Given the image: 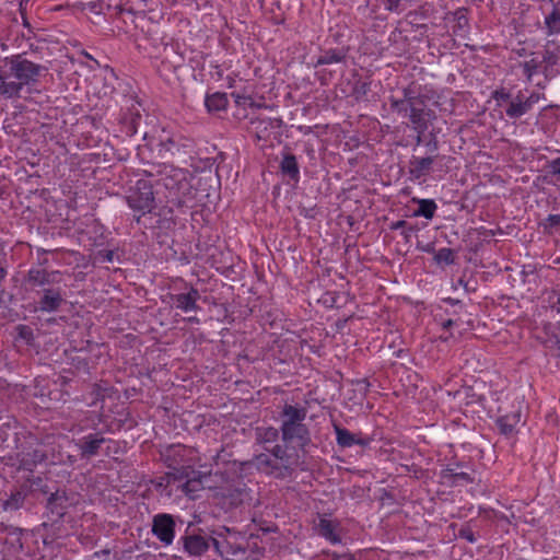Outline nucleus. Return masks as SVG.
I'll list each match as a JSON object with an SVG mask.
<instances>
[{
  "instance_id": "f257e3e1",
  "label": "nucleus",
  "mask_w": 560,
  "mask_h": 560,
  "mask_svg": "<svg viewBox=\"0 0 560 560\" xmlns=\"http://www.w3.org/2000/svg\"><path fill=\"white\" fill-rule=\"evenodd\" d=\"M7 71H0V95L5 98L20 97L24 86L34 85L46 71L42 65L35 63L22 55L4 59Z\"/></svg>"
},
{
  "instance_id": "f03ea898",
  "label": "nucleus",
  "mask_w": 560,
  "mask_h": 560,
  "mask_svg": "<svg viewBox=\"0 0 560 560\" xmlns=\"http://www.w3.org/2000/svg\"><path fill=\"white\" fill-rule=\"evenodd\" d=\"M27 282L38 295L36 310L42 313L59 312L66 304L67 292L61 287L62 277L58 270L33 268L27 272Z\"/></svg>"
},
{
  "instance_id": "7ed1b4c3",
  "label": "nucleus",
  "mask_w": 560,
  "mask_h": 560,
  "mask_svg": "<svg viewBox=\"0 0 560 560\" xmlns=\"http://www.w3.org/2000/svg\"><path fill=\"white\" fill-rule=\"evenodd\" d=\"M401 93V98H389L390 108L400 117L408 118L417 133H424L436 118L434 110L428 107L425 97L411 85L404 88Z\"/></svg>"
},
{
  "instance_id": "20e7f679",
  "label": "nucleus",
  "mask_w": 560,
  "mask_h": 560,
  "mask_svg": "<svg viewBox=\"0 0 560 560\" xmlns=\"http://www.w3.org/2000/svg\"><path fill=\"white\" fill-rule=\"evenodd\" d=\"M12 466L18 471L33 474L38 465H61L65 463L62 455L54 445L31 439L22 444L14 457H11Z\"/></svg>"
},
{
  "instance_id": "39448f33",
  "label": "nucleus",
  "mask_w": 560,
  "mask_h": 560,
  "mask_svg": "<svg viewBox=\"0 0 560 560\" xmlns=\"http://www.w3.org/2000/svg\"><path fill=\"white\" fill-rule=\"evenodd\" d=\"M126 201L133 210L135 219L139 223L144 214L152 212L155 208V198L151 182L138 179L135 186L129 189Z\"/></svg>"
},
{
  "instance_id": "423d86ee",
  "label": "nucleus",
  "mask_w": 560,
  "mask_h": 560,
  "mask_svg": "<svg viewBox=\"0 0 560 560\" xmlns=\"http://www.w3.org/2000/svg\"><path fill=\"white\" fill-rule=\"evenodd\" d=\"M194 451L185 445L176 444L170 445L162 453V457L170 468V471L166 474V478L168 482H172V479L180 474L192 472L195 459H194Z\"/></svg>"
},
{
  "instance_id": "0eeeda50",
  "label": "nucleus",
  "mask_w": 560,
  "mask_h": 560,
  "mask_svg": "<svg viewBox=\"0 0 560 560\" xmlns=\"http://www.w3.org/2000/svg\"><path fill=\"white\" fill-rule=\"evenodd\" d=\"M269 451L268 447H265ZM270 454L273 459H277L278 465L273 467L272 476L275 478L284 479L292 475L294 468L298 466L299 456L296 454H290L288 448L282 445H275L270 450Z\"/></svg>"
},
{
  "instance_id": "6e6552de",
  "label": "nucleus",
  "mask_w": 560,
  "mask_h": 560,
  "mask_svg": "<svg viewBox=\"0 0 560 560\" xmlns=\"http://www.w3.org/2000/svg\"><path fill=\"white\" fill-rule=\"evenodd\" d=\"M175 518L167 513L153 516L152 534L165 546L172 545L175 538Z\"/></svg>"
},
{
  "instance_id": "1a4fd4ad",
  "label": "nucleus",
  "mask_w": 560,
  "mask_h": 560,
  "mask_svg": "<svg viewBox=\"0 0 560 560\" xmlns=\"http://www.w3.org/2000/svg\"><path fill=\"white\" fill-rule=\"evenodd\" d=\"M211 534L221 538L226 555L237 556L246 552V547L240 542V540L244 538L242 533L226 526H220L213 529Z\"/></svg>"
},
{
  "instance_id": "9d476101",
  "label": "nucleus",
  "mask_w": 560,
  "mask_h": 560,
  "mask_svg": "<svg viewBox=\"0 0 560 560\" xmlns=\"http://www.w3.org/2000/svg\"><path fill=\"white\" fill-rule=\"evenodd\" d=\"M280 431L282 441L287 444L295 443L304 450L311 443V433L304 422L281 425Z\"/></svg>"
},
{
  "instance_id": "9b49d317",
  "label": "nucleus",
  "mask_w": 560,
  "mask_h": 560,
  "mask_svg": "<svg viewBox=\"0 0 560 560\" xmlns=\"http://www.w3.org/2000/svg\"><path fill=\"white\" fill-rule=\"evenodd\" d=\"M107 440L101 432L90 433L81 439H79L75 443L78 450L80 451V455L82 458H92L98 455L102 445Z\"/></svg>"
},
{
  "instance_id": "f8f14e48",
  "label": "nucleus",
  "mask_w": 560,
  "mask_h": 560,
  "mask_svg": "<svg viewBox=\"0 0 560 560\" xmlns=\"http://www.w3.org/2000/svg\"><path fill=\"white\" fill-rule=\"evenodd\" d=\"M199 299H200V293L194 287H190L189 290L185 293H177V294L170 295V300H171L172 304L176 308H178L185 313L199 311L200 306L197 304Z\"/></svg>"
},
{
  "instance_id": "ddd939ff",
  "label": "nucleus",
  "mask_w": 560,
  "mask_h": 560,
  "mask_svg": "<svg viewBox=\"0 0 560 560\" xmlns=\"http://www.w3.org/2000/svg\"><path fill=\"white\" fill-rule=\"evenodd\" d=\"M439 155L430 156H412L409 161V175L412 180H420L424 178L433 170V164L439 159Z\"/></svg>"
},
{
  "instance_id": "4468645a",
  "label": "nucleus",
  "mask_w": 560,
  "mask_h": 560,
  "mask_svg": "<svg viewBox=\"0 0 560 560\" xmlns=\"http://www.w3.org/2000/svg\"><path fill=\"white\" fill-rule=\"evenodd\" d=\"M185 552L192 557L205 555L210 547V540L199 534H186L180 537Z\"/></svg>"
},
{
  "instance_id": "2eb2a0df",
  "label": "nucleus",
  "mask_w": 560,
  "mask_h": 560,
  "mask_svg": "<svg viewBox=\"0 0 560 560\" xmlns=\"http://www.w3.org/2000/svg\"><path fill=\"white\" fill-rule=\"evenodd\" d=\"M205 477L206 475L192 468L191 474L185 471V474L174 477L172 482L184 481L180 486L182 490L190 498H194V493L202 489V478Z\"/></svg>"
},
{
  "instance_id": "dca6fc26",
  "label": "nucleus",
  "mask_w": 560,
  "mask_h": 560,
  "mask_svg": "<svg viewBox=\"0 0 560 560\" xmlns=\"http://www.w3.org/2000/svg\"><path fill=\"white\" fill-rule=\"evenodd\" d=\"M334 430L336 433V442L342 448L351 447L353 445L365 447L370 443V439L363 438L361 434L351 433L338 423H334Z\"/></svg>"
},
{
  "instance_id": "f3484780",
  "label": "nucleus",
  "mask_w": 560,
  "mask_h": 560,
  "mask_svg": "<svg viewBox=\"0 0 560 560\" xmlns=\"http://www.w3.org/2000/svg\"><path fill=\"white\" fill-rule=\"evenodd\" d=\"M69 506V498L65 490H56L47 499L46 509L57 520L61 518Z\"/></svg>"
},
{
  "instance_id": "a211bd4d",
  "label": "nucleus",
  "mask_w": 560,
  "mask_h": 560,
  "mask_svg": "<svg viewBox=\"0 0 560 560\" xmlns=\"http://www.w3.org/2000/svg\"><path fill=\"white\" fill-rule=\"evenodd\" d=\"M530 112L528 104L525 101V94L523 91H518L515 96L505 106V114L510 119H518L525 114Z\"/></svg>"
},
{
  "instance_id": "6ab92c4d",
  "label": "nucleus",
  "mask_w": 560,
  "mask_h": 560,
  "mask_svg": "<svg viewBox=\"0 0 560 560\" xmlns=\"http://www.w3.org/2000/svg\"><path fill=\"white\" fill-rule=\"evenodd\" d=\"M307 410L304 407L285 404L281 411V425L304 422Z\"/></svg>"
},
{
  "instance_id": "aec40b11",
  "label": "nucleus",
  "mask_w": 560,
  "mask_h": 560,
  "mask_svg": "<svg viewBox=\"0 0 560 560\" xmlns=\"http://www.w3.org/2000/svg\"><path fill=\"white\" fill-rule=\"evenodd\" d=\"M521 421V413L520 412H511L508 415H504L497 420V425L499 428V431L501 434L505 436H511L514 434L516 425Z\"/></svg>"
},
{
  "instance_id": "412c9836",
  "label": "nucleus",
  "mask_w": 560,
  "mask_h": 560,
  "mask_svg": "<svg viewBox=\"0 0 560 560\" xmlns=\"http://www.w3.org/2000/svg\"><path fill=\"white\" fill-rule=\"evenodd\" d=\"M259 138H265L269 129H278L282 125L280 118L257 117L250 120Z\"/></svg>"
},
{
  "instance_id": "4be33fe9",
  "label": "nucleus",
  "mask_w": 560,
  "mask_h": 560,
  "mask_svg": "<svg viewBox=\"0 0 560 560\" xmlns=\"http://www.w3.org/2000/svg\"><path fill=\"white\" fill-rule=\"evenodd\" d=\"M280 170L284 175L289 176L291 179L295 182L299 180L300 168L295 155L291 153L283 154V158L280 162Z\"/></svg>"
},
{
  "instance_id": "5701e85b",
  "label": "nucleus",
  "mask_w": 560,
  "mask_h": 560,
  "mask_svg": "<svg viewBox=\"0 0 560 560\" xmlns=\"http://www.w3.org/2000/svg\"><path fill=\"white\" fill-rule=\"evenodd\" d=\"M347 51L343 49H328L325 50L316 60L315 67L339 63L346 60Z\"/></svg>"
},
{
  "instance_id": "b1692460",
  "label": "nucleus",
  "mask_w": 560,
  "mask_h": 560,
  "mask_svg": "<svg viewBox=\"0 0 560 560\" xmlns=\"http://www.w3.org/2000/svg\"><path fill=\"white\" fill-rule=\"evenodd\" d=\"M223 498L225 500H228V502L231 506L236 508V506L243 504L250 497H249V492L246 489V487L243 486V487L229 488L226 490V492L223 494Z\"/></svg>"
},
{
  "instance_id": "393cba45",
  "label": "nucleus",
  "mask_w": 560,
  "mask_h": 560,
  "mask_svg": "<svg viewBox=\"0 0 560 560\" xmlns=\"http://www.w3.org/2000/svg\"><path fill=\"white\" fill-rule=\"evenodd\" d=\"M229 104L225 93L215 92L208 94L205 100V105L210 113L224 110Z\"/></svg>"
},
{
  "instance_id": "a878e982",
  "label": "nucleus",
  "mask_w": 560,
  "mask_h": 560,
  "mask_svg": "<svg viewBox=\"0 0 560 560\" xmlns=\"http://www.w3.org/2000/svg\"><path fill=\"white\" fill-rule=\"evenodd\" d=\"M412 201L419 206L418 209L415 210L413 217H423L428 220L434 217L438 206L433 199L412 198Z\"/></svg>"
},
{
  "instance_id": "bb28decb",
  "label": "nucleus",
  "mask_w": 560,
  "mask_h": 560,
  "mask_svg": "<svg viewBox=\"0 0 560 560\" xmlns=\"http://www.w3.org/2000/svg\"><path fill=\"white\" fill-rule=\"evenodd\" d=\"M319 535L327 539L332 545L341 541L340 537L336 534V525L326 518H320L318 523Z\"/></svg>"
},
{
  "instance_id": "cd10ccee",
  "label": "nucleus",
  "mask_w": 560,
  "mask_h": 560,
  "mask_svg": "<svg viewBox=\"0 0 560 560\" xmlns=\"http://www.w3.org/2000/svg\"><path fill=\"white\" fill-rule=\"evenodd\" d=\"M178 189L183 190V194L178 197H170V202L178 209L190 208L191 205H189V202L192 198L190 197V187L188 183L186 180H180L178 183Z\"/></svg>"
},
{
  "instance_id": "c85d7f7f",
  "label": "nucleus",
  "mask_w": 560,
  "mask_h": 560,
  "mask_svg": "<svg viewBox=\"0 0 560 560\" xmlns=\"http://www.w3.org/2000/svg\"><path fill=\"white\" fill-rule=\"evenodd\" d=\"M455 25L453 26V34L455 36L465 37L469 30V21L466 16V10L459 9L454 13Z\"/></svg>"
},
{
  "instance_id": "c756f323",
  "label": "nucleus",
  "mask_w": 560,
  "mask_h": 560,
  "mask_svg": "<svg viewBox=\"0 0 560 560\" xmlns=\"http://www.w3.org/2000/svg\"><path fill=\"white\" fill-rule=\"evenodd\" d=\"M25 499L26 492L23 489L13 491L10 497L2 502V508L5 511H16L23 506Z\"/></svg>"
},
{
  "instance_id": "7c9ffc66",
  "label": "nucleus",
  "mask_w": 560,
  "mask_h": 560,
  "mask_svg": "<svg viewBox=\"0 0 560 560\" xmlns=\"http://www.w3.org/2000/svg\"><path fill=\"white\" fill-rule=\"evenodd\" d=\"M254 464L258 470L272 476L273 467L278 465L277 459H273L271 454L261 453L254 458Z\"/></svg>"
},
{
  "instance_id": "2f4dec72",
  "label": "nucleus",
  "mask_w": 560,
  "mask_h": 560,
  "mask_svg": "<svg viewBox=\"0 0 560 560\" xmlns=\"http://www.w3.org/2000/svg\"><path fill=\"white\" fill-rule=\"evenodd\" d=\"M545 26L549 36L560 33V9L553 7L551 12L545 18Z\"/></svg>"
},
{
  "instance_id": "473e14b6",
  "label": "nucleus",
  "mask_w": 560,
  "mask_h": 560,
  "mask_svg": "<svg viewBox=\"0 0 560 560\" xmlns=\"http://www.w3.org/2000/svg\"><path fill=\"white\" fill-rule=\"evenodd\" d=\"M279 438V430L273 427L257 428L256 441L260 444L275 443Z\"/></svg>"
},
{
  "instance_id": "72a5a7b5",
  "label": "nucleus",
  "mask_w": 560,
  "mask_h": 560,
  "mask_svg": "<svg viewBox=\"0 0 560 560\" xmlns=\"http://www.w3.org/2000/svg\"><path fill=\"white\" fill-rule=\"evenodd\" d=\"M443 477L448 479L452 483L463 481L465 483H471L474 479L468 472L457 471L456 468L447 467L443 470Z\"/></svg>"
},
{
  "instance_id": "f704fd0d",
  "label": "nucleus",
  "mask_w": 560,
  "mask_h": 560,
  "mask_svg": "<svg viewBox=\"0 0 560 560\" xmlns=\"http://www.w3.org/2000/svg\"><path fill=\"white\" fill-rule=\"evenodd\" d=\"M27 488L28 491H40L43 493H48V487L44 482V479L40 476L31 475L26 478L25 483L23 486Z\"/></svg>"
},
{
  "instance_id": "c9c22d12",
  "label": "nucleus",
  "mask_w": 560,
  "mask_h": 560,
  "mask_svg": "<svg viewBox=\"0 0 560 560\" xmlns=\"http://www.w3.org/2000/svg\"><path fill=\"white\" fill-rule=\"evenodd\" d=\"M158 153L164 158L166 154H174V151L177 150L176 142L167 137L165 139H161L156 144Z\"/></svg>"
},
{
  "instance_id": "e433bc0d",
  "label": "nucleus",
  "mask_w": 560,
  "mask_h": 560,
  "mask_svg": "<svg viewBox=\"0 0 560 560\" xmlns=\"http://www.w3.org/2000/svg\"><path fill=\"white\" fill-rule=\"evenodd\" d=\"M434 260L438 264L452 265L455 261L454 250L448 247L440 248L434 255Z\"/></svg>"
},
{
  "instance_id": "4c0bfd02",
  "label": "nucleus",
  "mask_w": 560,
  "mask_h": 560,
  "mask_svg": "<svg viewBox=\"0 0 560 560\" xmlns=\"http://www.w3.org/2000/svg\"><path fill=\"white\" fill-rule=\"evenodd\" d=\"M540 66L541 61L537 60L536 58H532L530 60L522 63L523 73L527 81H532L533 75L538 72Z\"/></svg>"
},
{
  "instance_id": "58836bf2",
  "label": "nucleus",
  "mask_w": 560,
  "mask_h": 560,
  "mask_svg": "<svg viewBox=\"0 0 560 560\" xmlns=\"http://www.w3.org/2000/svg\"><path fill=\"white\" fill-rule=\"evenodd\" d=\"M110 5L112 2H109V0H94L90 1L86 8L95 14H102L105 13V11H110Z\"/></svg>"
},
{
  "instance_id": "ea45409f",
  "label": "nucleus",
  "mask_w": 560,
  "mask_h": 560,
  "mask_svg": "<svg viewBox=\"0 0 560 560\" xmlns=\"http://www.w3.org/2000/svg\"><path fill=\"white\" fill-rule=\"evenodd\" d=\"M492 98L497 102L499 106H502L503 103H509L513 96L505 89H499L492 92Z\"/></svg>"
},
{
  "instance_id": "a19ab883",
  "label": "nucleus",
  "mask_w": 560,
  "mask_h": 560,
  "mask_svg": "<svg viewBox=\"0 0 560 560\" xmlns=\"http://www.w3.org/2000/svg\"><path fill=\"white\" fill-rule=\"evenodd\" d=\"M370 92V83L365 81H357L353 86V95L357 98L365 96Z\"/></svg>"
},
{
  "instance_id": "79ce46f5",
  "label": "nucleus",
  "mask_w": 560,
  "mask_h": 560,
  "mask_svg": "<svg viewBox=\"0 0 560 560\" xmlns=\"http://www.w3.org/2000/svg\"><path fill=\"white\" fill-rule=\"evenodd\" d=\"M232 96L234 98L235 104L238 105V106H246V105H248V106H252V107L253 106L260 107V105L259 104H255L249 96L242 95L240 93H232Z\"/></svg>"
},
{
  "instance_id": "37998d69",
  "label": "nucleus",
  "mask_w": 560,
  "mask_h": 560,
  "mask_svg": "<svg viewBox=\"0 0 560 560\" xmlns=\"http://www.w3.org/2000/svg\"><path fill=\"white\" fill-rule=\"evenodd\" d=\"M546 168L549 175L556 176L558 179H560V158L548 162Z\"/></svg>"
},
{
  "instance_id": "c03bdc74",
  "label": "nucleus",
  "mask_w": 560,
  "mask_h": 560,
  "mask_svg": "<svg viewBox=\"0 0 560 560\" xmlns=\"http://www.w3.org/2000/svg\"><path fill=\"white\" fill-rule=\"evenodd\" d=\"M458 537L467 540L470 544H474L477 540L472 529L467 525L460 527L458 530Z\"/></svg>"
},
{
  "instance_id": "a18cd8bd",
  "label": "nucleus",
  "mask_w": 560,
  "mask_h": 560,
  "mask_svg": "<svg viewBox=\"0 0 560 560\" xmlns=\"http://www.w3.org/2000/svg\"><path fill=\"white\" fill-rule=\"evenodd\" d=\"M210 540V544H212L215 552L223 557L226 555V551H225V548L223 547V542L221 540V538H219L217 535H212L210 538H208Z\"/></svg>"
},
{
  "instance_id": "49530a36",
  "label": "nucleus",
  "mask_w": 560,
  "mask_h": 560,
  "mask_svg": "<svg viewBox=\"0 0 560 560\" xmlns=\"http://www.w3.org/2000/svg\"><path fill=\"white\" fill-rule=\"evenodd\" d=\"M16 330H18V335L21 339H24L27 342H30L33 339V330L28 326L19 325L16 327Z\"/></svg>"
},
{
  "instance_id": "de8ad7c7",
  "label": "nucleus",
  "mask_w": 560,
  "mask_h": 560,
  "mask_svg": "<svg viewBox=\"0 0 560 560\" xmlns=\"http://www.w3.org/2000/svg\"><path fill=\"white\" fill-rule=\"evenodd\" d=\"M109 2H112L110 10H114L116 13L131 12V9L126 8L128 0H109Z\"/></svg>"
},
{
  "instance_id": "09e8293b",
  "label": "nucleus",
  "mask_w": 560,
  "mask_h": 560,
  "mask_svg": "<svg viewBox=\"0 0 560 560\" xmlns=\"http://www.w3.org/2000/svg\"><path fill=\"white\" fill-rule=\"evenodd\" d=\"M558 59L559 58L556 52L547 49L544 51L541 63L545 62L548 66L553 67L558 63Z\"/></svg>"
},
{
  "instance_id": "8fccbe9b",
  "label": "nucleus",
  "mask_w": 560,
  "mask_h": 560,
  "mask_svg": "<svg viewBox=\"0 0 560 560\" xmlns=\"http://www.w3.org/2000/svg\"><path fill=\"white\" fill-rule=\"evenodd\" d=\"M542 95L537 92H532L528 96L525 95L526 104H528V108L532 110L533 106L537 104Z\"/></svg>"
},
{
  "instance_id": "3c124183",
  "label": "nucleus",
  "mask_w": 560,
  "mask_h": 560,
  "mask_svg": "<svg viewBox=\"0 0 560 560\" xmlns=\"http://www.w3.org/2000/svg\"><path fill=\"white\" fill-rule=\"evenodd\" d=\"M384 7L387 11L398 12L401 0H383Z\"/></svg>"
},
{
  "instance_id": "603ef678",
  "label": "nucleus",
  "mask_w": 560,
  "mask_h": 560,
  "mask_svg": "<svg viewBox=\"0 0 560 560\" xmlns=\"http://www.w3.org/2000/svg\"><path fill=\"white\" fill-rule=\"evenodd\" d=\"M560 224V214H549L546 219L545 226L553 228Z\"/></svg>"
},
{
  "instance_id": "864d4df0",
  "label": "nucleus",
  "mask_w": 560,
  "mask_h": 560,
  "mask_svg": "<svg viewBox=\"0 0 560 560\" xmlns=\"http://www.w3.org/2000/svg\"><path fill=\"white\" fill-rule=\"evenodd\" d=\"M427 147L430 152H436L439 149V141L436 137L432 136L431 139L428 141Z\"/></svg>"
},
{
  "instance_id": "5fc2aeb1",
  "label": "nucleus",
  "mask_w": 560,
  "mask_h": 560,
  "mask_svg": "<svg viewBox=\"0 0 560 560\" xmlns=\"http://www.w3.org/2000/svg\"><path fill=\"white\" fill-rule=\"evenodd\" d=\"M407 225V222L405 220H398L396 222H393L389 226L390 230L396 231L404 229Z\"/></svg>"
},
{
  "instance_id": "6e6d98bb",
  "label": "nucleus",
  "mask_w": 560,
  "mask_h": 560,
  "mask_svg": "<svg viewBox=\"0 0 560 560\" xmlns=\"http://www.w3.org/2000/svg\"><path fill=\"white\" fill-rule=\"evenodd\" d=\"M81 54H82L85 58H88V59L92 60V61L95 63V66H96V67H100V62H98L96 59H94V58H93V57H92L88 51L82 50V52H81Z\"/></svg>"
},
{
  "instance_id": "4d7b16f0",
  "label": "nucleus",
  "mask_w": 560,
  "mask_h": 560,
  "mask_svg": "<svg viewBox=\"0 0 560 560\" xmlns=\"http://www.w3.org/2000/svg\"><path fill=\"white\" fill-rule=\"evenodd\" d=\"M454 325V320L453 319H446L442 323V327L443 329H448L450 327H452Z\"/></svg>"
},
{
  "instance_id": "13d9d810",
  "label": "nucleus",
  "mask_w": 560,
  "mask_h": 560,
  "mask_svg": "<svg viewBox=\"0 0 560 560\" xmlns=\"http://www.w3.org/2000/svg\"><path fill=\"white\" fill-rule=\"evenodd\" d=\"M369 558L364 557L363 555L357 556H349L347 560H368Z\"/></svg>"
},
{
  "instance_id": "bf43d9fd",
  "label": "nucleus",
  "mask_w": 560,
  "mask_h": 560,
  "mask_svg": "<svg viewBox=\"0 0 560 560\" xmlns=\"http://www.w3.org/2000/svg\"><path fill=\"white\" fill-rule=\"evenodd\" d=\"M7 277V270L0 267V282Z\"/></svg>"
},
{
  "instance_id": "052dcab7",
  "label": "nucleus",
  "mask_w": 560,
  "mask_h": 560,
  "mask_svg": "<svg viewBox=\"0 0 560 560\" xmlns=\"http://www.w3.org/2000/svg\"><path fill=\"white\" fill-rule=\"evenodd\" d=\"M413 231L415 229L410 226L408 230L404 231L402 234L405 235V237H409L410 233H412Z\"/></svg>"
},
{
  "instance_id": "680f3d73",
  "label": "nucleus",
  "mask_w": 560,
  "mask_h": 560,
  "mask_svg": "<svg viewBox=\"0 0 560 560\" xmlns=\"http://www.w3.org/2000/svg\"><path fill=\"white\" fill-rule=\"evenodd\" d=\"M67 459L68 460L63 459L65 460L63 464H66V463L73 464L75 462V458L73 456H71V455H68Z\"/></svg>"
},
{
  "instance_id": "e2e57ef3",
  "label": "nucleus",
  "mask_w": 560,
  "mask_h": 560,
  "mask_svg": "<svg viewBox=\"0 0 560 560\" xmlns=\"http://www.w3.org/2000/svg\"><path fill=\"white\" fill-rule=\"evenodd\" d=\"M187 320H188L189 323H195V324H198V323H199V318H198V317H196V316L188 317V318H187Z\"/></svg>"
},
{
  "instance_id": "0e129e2a",
  "label": "nucleus",
  "mask_w": 560,
  "mask_h": 560,
  "mask_svg": "<svg viewBox=\"0 0 560 560\" xmlns=\"http://www.w3.org/2000/svg\"><path fill=\"white\" fill-rule=\"evenodd\" d=\"M445 302H447V303H450V304H452V305H455V304H458V303H459V301H458V300H454V299H451V298L446 299V300H445Z\"/></svg>"
},
{
  "instance_id": "69168bd1",
  "label": "nucleus",
  "mask_w": 560,
  "mask_h": 560,
  "mask_svg": "<svg viewBox=\"0 0 560 560\" xmlns=\"http://www.w3.org/2000/svg\"><path fill=\"white\" fill-rule=\"evenodd\" d=\"M177 58H178V60L175 61V63H176V67H179V66H182L184 58L180 55H178Z\"/></svg>"
},
{
  "instance_id": "338daca9",
  "label": "nucleus",
  "mask_w": 560,
  "mask_h": 560,
  "mask_svg": "<svg viewBox=\"0 0 560 560\" xmlns=\"http://www.w3.org/2000/svg\"><path fill=\"white\" fill-rule=\"evenodd\" d=\"M422 135H423V133H418V135H417V138H416V142H417V144H419V143H421V142H422Z\"/></svg>"
},
{
  "instance_id": "774afa93",
  "label": "nucleus",
  "mask_w": 560,
  "mask_h": 560,
  "mask_svg": "<svg viewBox=\"0 0 560 560\" xmlns=\"http://www.w3.org/2000/svg\"><path fill=\"white\" fill-rule=\"evenodd\" d=\"M458 283H459V285H464V287H465V289H467V283H466V282H464V280H463V279H459V280H458Z\"/></svg>"
}]
</instances>
